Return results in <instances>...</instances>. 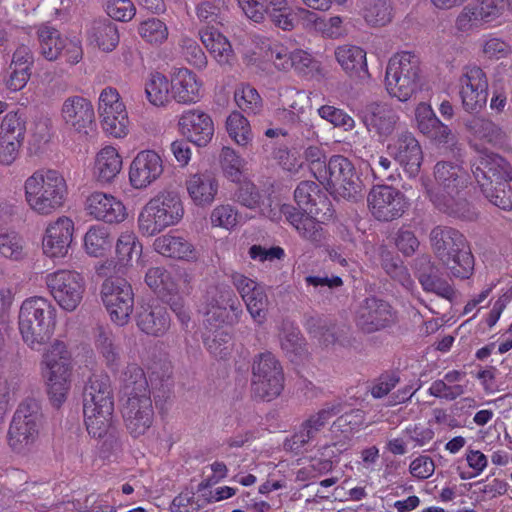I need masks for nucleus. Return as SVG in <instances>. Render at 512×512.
Segmentation results:
<instances>
[{
	"label": "nucleus",
	"instance_id": "6",
	"mask_svg": "<svg viewBox=\"0 0 512 512\" xmlns=\"http://www.w3.org/2000/svg\"><path fill=\"white\" fill-rule=\"evenodd\" d=\"M325 172V178H319L318 181L325 185L330 193L349 201H357L363 197L362 181L347 157L331 156Z\"/></svg>",
	"mask_w": 512,
	"mask_h": 512
},
{
	"label": "nucleus",
	"instance_id": "23",
	"mask_svg": "<svg viewBox=\"0 0 512 512\" xmlns=\"http://www.w3.org/2000/svg\"><path fill=\"white\" fill-rule=\"evenodd\" d=\"M163 161L153 150L140 151L132 160L129 181L136 189H143L155 182L163 173Z\"/></svg>",
	"mask_w": 512,
	"mask_h": 512
},
{
	"label": "nucleus",
	"instance_id": "44",
	"mask_svg": "<svg viewBox=\"0 0 512 512\" xmlns=\"http://www.w3.org/2000/svg\"><path fill=\"white\" fill-rule=\"evenodd\" d=\"M146 284L161 298L175 296L178 293V284L175 276L163 267H152L145 275Z\"/></svg>",
	"mask_w": 512,
	"mask_h": 512
},
{
	"label": "nucleus",
	"instance_id": "35",
	"mask_svg": "<svg viewBox=\"0 0 512 512\" xmlns=\"http://www.w3.org/2000/svg\"><path fill=\"white\" fill-rule=\"evenodd\" d=\"M465 129L475 139L491 145L502 144L506 139L504 130L483 115H473L463 120Z\"/></svg>",
	"mask_w": 512,
	"mask_h": 512
},
{
	"label": "nucleus",
	"instance_id": "43",
	"mask_svg": "<svg viewBox=\"0 0 512 512\" xmlns=\"http://www.w3.org/2000/svg\"><path fill=\"white\" fill-rule=\"evenodd\" d=\"M154 249L161 255L177 259H192L195 257L193 246L179 236L164 235L154 241Z\"/></svg>",
	"mask_w": 512,
	"mask_h": 512
},
{
	"label": "nucleus",
	"instance_id": "46",
	"mask_svg": "<svg viewBox=\"0 0 512 512\" xmlns=\"http://www.w3.org/2000/svg\"><path fill=\"white\" fill-rule=\"evenodd\" d=\"M441 262L456 278L468 279L474 271V257L468 243L452 253L448 260L443 259Z\"/></svg>",
	"mask_w": 512,
	"mask_h": 512
},
{
	"label": "nucleus",
	"instance_id": "13",
	"mask_svg": "<svg viewBox=\"0 0 512 512\" xmlns=\"http://www.w3.org/2000/svg\"><path fill=\"white\" fill-rule=\"evenodd\" d=\"M462 108L469 114H477L486 106L488 79L478 66H465L458 81Z\"/></svg>",
	"mask_w": 512,
	"mask_h": 512
},
{
	"label": "nucleus",
	"instance_id": "30",
	"mask_svg": "<svg viewBox=\"0 0 512 512\" xmlns=\"http://www.w3.org/2000/svg\"><path fill=\"white\" fill-rule=\"evenodd\" d=\"M434 179L437 184L432 194L461 193L468 184V174L465 169L450 161H439L434 166Z\"/></svg>",
	"mask_w": 512,
	"mask_h": 512
},
{
	"label": "nucleus",
	"instance_id": "3",
	"mask_svg": "<svg viewBox=\"0 0 512 512\" xmlns=\"http://www.w3.org/2000/svg\"><path fill=\"white\" fill-rule=\"evenodd\" d=\"M55 317L56 309L46 298L35 296L26 299L19 312V330L24 342L39 350L53 335Z\"/></svg>",
	"mask_w": 512,
	"mask_h": 512
},
{
	"label": "nucleus",
	"instance_id": "52",
	"mask_svg": "<svg viewBox=\"0 0 512 512\" xmlns=\"http://www.w3.org/2000/svg\"><path fill=\"white\" fill-rule=\"evenodd\" d=\"M228 8V0H202L195 7V14L201 23L208 27L213 24H221L223 14Z\"/></svg>",
	"mask_w": 512,
	"mask_h": 512
},
{
	"label": "nucleus",
	"instance_id": "14",
	"mask_svg": "<svg viewBox=\"0 0 512 512\" xmlns=\"http://www.w3.org/2000/svg\"><path fill=\"white\" fill-rule=\"evenodd\" d=\"M367 202L373 217L382 222L400 218L407 208L405 195L389 185L373 186L368 194Z\"/></svg>",
	"mask_w": 512,
	"mask_h": 512
},
{
	"label": "nucleus",
	"instance_id": "20",
	"mask_svg": "<svg viewBox=\"0 0 512 512\" xmlns=\"http://www.w3.org/2000/svg\"><path fill=\"white\" fill-rule=\"evenodd\" d=\"M122 416L129 434L135 438L144 435L154 421V409L151 396L142 394L140 397L127 398L123 405Z\"/></svg>",
	"mask_w": 512,
	"mask_h": 512
},
{
	"label": "nucleus",
	"instance_id": "18",
	"mask_svg": "<svg viewBox=\"0 0 512 512\" xmlns=\"http://www.w3.org/2000/svg\"><path fill=\"white\" fill-rule=\"evenodd\" d=\"M396 321V312L385 300L368 297L361 303L356 316L357 326L365 333L384 329Z\"/></svg>",
	"mask_w": 512,
	"mask_h": 512
},
{
	"label": "nucleus",
	"instance_id": "4",
	"mask_svg": "<svg viewBox=\"0 0 512 512\" xmlns=\"http://www.w3.org/2000/svg\"><path fill=\"white\" fill-rule=\"evenodd\" d=\"M385 86L390 96L401 102L409 100L421 87L419 58L410 52L391 57L386 67Z\"/></svg>",
	"mask_w": 512,
	"mask_h": 512
},
{
	"label": "nucleus",
	"instance_id": "57",
	"mask_svg": "<svg viewBox=\"0 0 512 512\" xmlns=\"http://www.w3.org/2000/svg\"><path fill=\"white\" fill-rule=\"evenodd\" d=\"M0 137L23 141L26 132V117L21 111L9 112L2 120Z\"/></svg>",
	"mask_w": 512,
	"mask_h": 512
},
{
	"label": "nucleus",
	"instance_id": "49",
	"mask_svg": "<svg viewBox=\"0 0 512 512\" xmlns=\"http://www.w3.org/2000/svg\"><path fill=\"white\" fill-rule=\"evenodd\" d=\"M362 15L371 26H384L393 17L391 3L386 0H362Z\"/></svg>",
	"mask_w": 512,
	"mask_h": 512
},
{
	"label": "nucleus",
	"instance_id": "53",
	"mask_svg": "<svg viewBox=\"0 0 512 512\" xmlns=\"http://www.w3.org/2000/svg\"><path fill=\"white\" fill-rule=\"evenodd\" d=\"M234 99L237 106L247 115H259L263 111V100L251 85H242L235 90Z\"/></svg>",
	"mask_w": 512,
	"mask_h": 512
},
{
	"label": "nucleus",
	"instance_id": "8",
	"mask_svg": "<svg viewBox=\"0 0 512 512\" xmlns=\"http://www.w3.org/2000/svg\"><path fill=\"white\" fill-rule=\"evenodd\" d=\"M41 417L40 407L35 400H26L19 405L8 431V443L13 451L25 452L35 443Z\"/></svg>",
	"mask_w": 512,
	"mask_h": 512
},
{
	"label": "nucleus",
	"instance_id": "51",
	"mask_svg": "<svg viewBox=\"0 0 512 512\" xmlns=\"http://www.w3.org/2000/svg\"><path fill=\"white\" fill-rule=\"evenodd\" d=\"M167 227L169 226L166 221L158 213L155 206L148 201L142 208L138 217L139 232L143 236L151 237L160 233Z\"/></svg>",
	"mask_w": 512,
	"mask_h": 512
},
{
	"label": "nucleus",
	"instance_id": "59",
	"mask_svg": "<svg viewBox=\"0 0 512 512\" xmlns=\"http://www.w3.org/2000/svg\"><path fill=\"white\" fill-rule=\"evenodd\" d=\"M103 130L115 137L122 138L128 133V115L126 110L105 112L100 114Z\"/></svg>",
	"mask_w": 512,
	"mask_h": 512
},
{
	"label": "nucleus",
	"instance_id": "25",
	"mask_svg": "<svg viewBox=\"0 0 512 512\" xmlns=\"http://www.w3.org/2000/svg\"><path fill=\"white\" fill-rule=\"evenodd\" d=\"M388 150L410 177L419 173L423 152L418 140L411 132L399 134L394 144L388 146Z\"/></svg>",
	"mask_w": 512,
	"mask_h": 512
},
{
	"label": "nucleus",
	"instance_id": "27",
	"mask_svg": "<svg viewBox=\"0 0 512 512\" xmlns=\"http://www.w3.org/2000/svg\"><path fill=\"white\" fill-rule=\"evenodd\" d=\"M294 198L299 208L306 214L331 216V202L314 181H301L294 191Z\"/></svg>",
	"mask_w": 512,
	"mask_h": 512
},
{
	"label": "nucleus",
	"instance_id": "21",
	"mask_svg": "<svg viewBox=\"0 0 512 512\" xmlns=\"http://www.w3.org/2000/svg\"><path fill=\"white\" fill-rule=\"evenodd\" d=\"M246 16L255 23L268 19L274 26L291 31L296 18L286 0H259L247 6Z\"/></svg>",
	"mask_w": 512,
	"mask_h": 512
},
{
	"label": "nucleus",
	"instance_id": "62",
	"mask_svg": "<svg viewBox=\"0 0 512 512\" xmlns=\"http://www.w3.org/2000/svg\"><path fill=\"white\" fill-rule=\"evenodd\" d=\"M302 156L310 172L317 180L325 178L328 161L325 151L320 146L310 145L306 147Z\"/></svg>",
	"mask_w": 512,
	"mask_h": 512
},
{
	"label": "nucleus",
	"instance_id": "38",
	"mask_svg": "<svg viewBox=\"0 0 512 512\" xmlns=\"http://www.w3.org/2000/svg\"><path fill=\"white\" fill-rule=\"evenodd\" d=\"M95 347L106 366L116 372L120 366L121 349L116 336L109 327L98 326L95 330Z\"/></svg>",
	"mask_w": 512,
	"mask_h": 512
},
{
	"label": "nucleus",
	"instance_id": "15",
	"mask_svg": "<svg viewBox=\"0 0 512 512\" xmlns=\"http://www.w3.org/2000/svg\"><path fill=\"white\" fill-rule=\"evenodd\" d=\"M61 118L66 128L80 136H88L95 126V111L91 101L79 95L67 97L61 106Z\"/></svg>",
	"mask_w": 512,
	"mask_h": 512
},
{
	"label": "nucleus",
	"instance_id": "29",
	"mask_svg": "<svg viewBox=\"0 0 512 512\" xmlns=\"http://www.w3.org/2000/svg\"><path fill=\"white\" fill-rule=\"evenodd\" d=\"M267 58L273 63L276 69L289 71L294 69L298 74H308L313 64L312 56L302 50L294 49L290 51L282 44L274 43L266 51Z\"/></svg>",
	"mask_w": 512,
	"mask_h": 512
},
{
	"label": "nucleus",
	"instance_id": "54",
	"mask_svg": "<svg viewBox=\"0 0 512 512\" xmlns=\"http://www.w3.org/2000/svg\"><path fill=\"white\" fill-rule=\"evenodd\" d=\"M84 245L89 255L98 257L104 255L111 248L112 240L106 228L94 226L86 233Z\"/></svg>",
	"mask_w": 512,
	"mask_h": 512
},
{
	"label": "nucleus",
	"instance_id": "9",
	"mask_svg": "<svg viewBox=\"0 0 512 512\" xmlns=\"http://www.w3.org/2000/svg\"><path fill=\"white\" fill-rule=\"evenodd\" d=\"M204 325L219 326L221 324L234 325L239 322L243 314L242 305L227 285L211 286L205 294Z\"/></svg>",
	"mask_w": 512,
	"mask_h": 512
},
{
	"label": "nucleus",
	"instance_id": "55",
	"mask_svg": "<svg viewBox=\"0 0 512 512\" xmlns=\"http://www.w3.org/2000/svg\"><path fill=\"white\" fill-rule=\"evenodd\" d=\"M229 136L240 146H246L252 140V132L248 120L237 111L232 112L226 121Z\"/></svg>",
	"mask_w": 512,
	"mask_h": 512
},
{
	"label": "nucleus",
	"instance_id": "17",
	"mask_svg": "<svg viewBox=\"0 0 512 512\" xmlns=\"http://www.w3.org/2000/svg\"><path fill=\"white\" fill-rule=\"evenodd\" d=\"M473 175L481 189L490 185H506L512 180L509 163L500 155L487 150L480 152L472 164Z\"/></svg>",
	"mask_w": 512,
	"mask_h": 512
},
{
	"label": "nucleus",
	"instance_id": "40",
	"mask_svg": "<svg viewBox=\"0 0 512 512\" xmlns=\"http://www.w3.org/2000/svg\"><path fill=\"white\" fill-rule=\"evenodd\" d=\"M335 57L342 69L350 76L361 77L367 74L366 52L354 45L339 46L335 50Z\"/></svg>",
	"mask_w": 512,
	"mask_h": 512
},
{
	"label": "nucleus",
	"instance_id": "64",
	"mask_svg": "<svg viewBox=\"0 0 512 512\" xmlns=\"http://www.w3.org/2000/svg\"><path fill=\"white\" fill-rule=\"evenodd\" d=\"M422 288L426 292L435 293L439 297L452 301L455 297L454 288L440 276V271L423 277L420 282Z\"/></svg>",
	"mask_w": 512,
	"mask_h": 512
},
{
	"label": "nucleus",
	"instance_id": "11",
	"mask_svg": "<svg viewBox=\"0 0 512 512\" xmlns=\"http://www.w3.org/2000/svg\"><path fill=\"white\" fill-rule=\"evenodd\" d=\"M45 282L51 295L66 311H74L82 301L85 291L84 278L71 270H58L49 273Z\"/></svg>",
	"mask_w": 512,
	"mask_h": 512
},
{
	"label": "nucleus",
	"instance_id": "34",
	"mask_svg": "<svg viewBox=\"0 0 512 512\" xmlns=\"http://www.w3.org/2000/svg\"><path fill=\"white\" fill-rule=\"evenodd\" d=\"M431 201L443 213L465 221L477 218V211L461 193L432 194Z\"/></svg>",
	"mask_w": 512,
	"mask_h": 512
},
{
	"label": "nucleus",
	"instance_id": "16",
	"mask_svg": "<svg viewBox=\"0 0 512 512\" xmlns=\"http://www.w3.org/2000/svg\"><path fill=\"white\" fill-rule=\"evenodd\" d=\"M473 175L481 189L490 185H506L512 180L509 163L500 155L487 150L480 152L472 164Z\"/></svg>",
	"mask_w": 512,
	"mask_h": 512
},
{
	"label": "nucleus",
	"instance_id": "60",
	"mask_svg": "<svg viewBox=\"0 0 512 512\" xmlns=\"http://www.w3.org/2000/svg\"><path fill=\"white\" fill-rule=\"evenodd\" d=\"M0 254L11 260H20L24 257V241L14 231H5L0 228Z\"/></svg>",
	"mask_w": 512,
	"mask_h": 512
},
{
	"label": "nucleus",
	"instance_id": "42",
	"mask_svg": "<svg viewBox=\"0 0 512 512\" xmlns=\"http://www.w3.org/2000/svg\"><path fill=\"white\" fill-rule=\"evenodd\" d=\"M88 35L90 40L105 52L114 50L119 43L117 25L109 18L94 20Z\"/></svg>",
	"mask_w": 512,
	"mask_h": 512
},
{
	"label": "nucleus",
	"instance_id": "12",
	"mask_svg": "<svg viewBox=\"0 0 512 512\" xmlns=\"http://www.w3.org/2000/svg\"><path fill=\"white\" fill-rule=\"evenodd\" d=\"M40 53L48 61L64 56L66 61L77 64L83 57L81 42L74 38L63 37L54 27L41 25L37 30Z\"/></svg>",
	"mask_w": 512,
	"mask_h": 512
},
{
	"label": "nucleus",
	"instance_id": "36",
	"mask_svg": "<svg viewBox=\"0 0 512 512\" xmlns=\"http://www.w3.org/2000/svg\"><path fill=\"white\" fill-rule=\"evenodd\" d=\"M199 36L202 44L220 65H230L235 59L230 42L213 26L201 29Z\"/></svg>",
	"mask_w": 512,
	"mask_h": 512
},
{
	"label": "nucleus",
	"instance_id": "7",
	"mask_svg": "<svg viewBox=\"0 0 512 512\" xmlns=\"http://www.w3.org/2000/svg\"><path fill=\"white\" fill-rule=\"evenodd\" d=\"M251 370V391L255 398L271 401L281 394L284 388L283 368L271 352L255 355Z\"/></svg>",
	"mask_w": 512,
	"mask_h": 512
},
{
	"label": "nucleus",
	"instance_id": "1",
	"mask_svg": "<svg viewBox=\"0 0 512 512\" xmlns=\"http://www.w3.org/2000/svg\"><path fill=\"white\" fill-rule=\"evenodd\" d=\"M114 411L113 390L108 375L92 374L83 390V413L86 429L94 438L109 431Z\"/></svg>",
	"mask_w": 512,
	"mask_h": 512
},
{
	"label": "nucleus",
	"instance_id": "41",
	"mask_svg": "<svg viewBox=\"0 0 512 512\" xmlns=\"http://www.w3.org/2000/svg\"><path fill=\"white\" fill-rule=\"evenodd\" d=\"M168 226L177 224L183 217L184 208L180 196L171 191H164L149 200Z\"/></svg>",
	"mask_w": 512,
	"mask_h": 512
},
{
	"label": "nucleus",
	"instance_id": "32",
	"mask_svg": "<svg viewBox=\"0 0 512 512\" xmlns=\"http://www.w3.org/2000/svg\"><path fill=\"white\" fill-rule=\"evenodd\" d=\"M431 248L440 261L449 259V256L467 244L466 238L457 229L438 225L429 234Z\"/></svg>",
	"mask_w": 512,
	"mask_h": 512
},
{
	"label": "nucleus",
	"instance_id": "22",
	"mask_svg": "<svg viewBox=\"0 0 512 512\" xmlns=\"http://www.w3.org/2000/svg\"><path fill=\"white\" fill-rule=\"evenodd\" d=\"M359 116L369 132L379 137L390 136L399 120L396 111L386 102L371 101L365 104Z\"/></svg>",
	"mask_w": 512,
	"mask_h": 512
},
{
	"label": "nucleus",
	"instance_id": "5",
	"mask_svg": "<svg viewBox=\"0 0 512 512\" xmlns=\"http://www.w3.org/2000/svg\"><path fill=\"white\" fill-rule=\"evenodd\" d=\"M44 376L48 394L53 404L59 407L70 389L71 354L63 342L56 341L43 354Z\"/></svg>",
	"mask_w": 512,
	"mask_h": 512
},
{
	"label": "nucleus",
	"instance_id": "2",
	"mask_svg": "<svg viewBox=\"0 0 512 512\" xmlns=\"http://www.w3.org/2000/svg\"><path fill=\"white\" fill-rule=\"evenodd\" d=\"M25 200L40 215H49L63 206L67 196L64 177L56 170H37L24 183Z\"/></svg>",
	"mask_w": 512,
	"mask_h": 512
},
{
	"label": "nucleus",
	"instance_id": "28",
	"mask_svg": "<svg viewBox=\"0 0 512 512\" xmlns=\"http://www.w3.org/2000/svg\"><path fill=\"white\" fill-rule=\"evenodd\" d=\"M74 223L68 217H59L51 223L43 238V252L51 257H64L72 243Z\"/></svg>",
	"mask_w": 512,
	"mask_h": 512
},
{
	"label": "nucleus",
	"instance_id": "19",
	"mask_svg": "<svg viewBox=\"0 0 512 512\" xmlns=\"http://www.w3.org/2000/svg\"><path fill=\"white\" fill-rule=\"evenodd\" d=\"M342 411L340 403H330L325 405L319 411L311 414L306 420H304L297 432L292 437L285 441V449L291 451H299L328 424L330 419L338 415Z\"/></svg>",
	"mask_w": 512,
	"mask_h": 512
},
{
	"label": "nucleus",
	"instance_id": "37",
	"mask_svg": "<svg viewBox=\"0 0 512 512\" xmlns=\"http://www.w3.org/2000/svg\"><path fill=\"white\" fill-rule=\"evenodd\" d=\"M201 83L187 68L177 70L172 79V96L179 103H195L200 98Z\"/></svg>",
	"mask_w": 512,
	"mask_h": 512
},
{
	"label": "nucleus",
	"instance_id": "58",
	"mask_svg": "<svg viewBox=\"0 0 512 512\" xmlns=\"http://www.w3.org/2000/svg\"><path fill=\"white\" fill-rule=\"evenodd\" d=\"M138 33L145 42L152 45H161L169 34L167 25L158 18H149L141 22Z\"/></svg>",
	"mask_w": 512,
	"mask_h": 512
},
{
	"label": "nucleus",
	"instance_id": "50",
	"mask_svg": "<svg viewBox=\"0 0 512 512\" xmlns=\"http://www.w3.org/2000/svg\"><path fill=\"white\" fill-rule=\"evenodd\" d=\"M381 266L394 281L399 282L405 289L411 290L414 287V281L407 267L398 256H394L389 251L382 252Z\"/></svg>",
	"mask_w": 512,
	"mask_h": 512
},
{
	"label": "nucleus",
	"instance_id": "63",
	"mask_svg": "<svg viewBox=\"0 0 512 512\" xmlns=\"http://www.w3.org/2000/svg\"><path fill=\"white\" fill-rule=\"evenodd\" d=\"M481 191L493 205L503 210L512 209V188L509 182L506 185H490Z\"/></svg>",
	"mask_w": 512,
	"mask_h": 512
},
{
	"label": "nucleus",
	"instance_id": "61",
	"mask_svg": "<svg viewBox=\"0 0 512 512\" xmlns=\"http://www.w3.org/2000/svg\"><path fill=\"white\" fill-rule=\"evenodd\" d=\"M141 252L142 245L133 232L121 233L116 243V253L121 263H128L134 257H139Z\"/></svg>",
	"mask_w": 512,
	"mask_h": 512
},
{
	"label": "nucleus",
	"instance_id": "45",
	"mask_svg": "<svg viewBox=\"0 0 512 512\" xmlns=\"http://www.w3.org/2000/svg\"><path fill=\"white\" fill-rule=\"evenodd\" d=\"M225 324L205 325L204 345L215 357L225 358L230 351L231 334Z\"/></svg>",
	"mask_w": 512,
	"mask_h": 512
},
{
	"label": "nucleus",
	"instance_id": "48",
	"mask_svg": "<svg viewBox=\"0 0 512 512\" xmlns=\"http://www.w3.org/2000/svg\"><path fill=\"white\" fill-rule=\"evenodd\" d=\"M123 393L127 398L150 395L144 371L136 364H129L122 374Z\"/></svg>",
	"mask_w": 512,
	"mask_h": 512
},
{
	"label": "nucleus",
	"instance_id": "39",
	"mask_svg": "<svg viewBox=\"0 0 512 512\" xmlns=\"http://www.w3.org/2000/svg\"><path fill=\"white\" fill-rule=\"evenodd\" d=\"M122 168V159L112 146L102 148L96 155L94 175L101 184L110 183L119 174Z\"/></svg>",
	"mask_w": 512,
	"mask_h": 512
},
{
	"label": "nucleus",
	"instance_id": "26",
	"mask_svg": "<svg viewBox=\"0 0 512 512\" xmlns=\"http://www.w3.org/2000/svg\"><path fill=\"white\" fill-rule=\"evenodd\" d=\"M179 127L182 135L199 147H205L214 135L211 117L197 109L185 111L179 119Z\"/></svg>",
	"mask_w": 512,
	"mask_h": 512
},
{
	"label": "nucleus",
	"instance_id": "10",
	"mask_svg": "<svg viewBox=\"0 0 512 512\" xmlns=\"http://www.w3.org/2000/svg\"><path fill=\"white\" fill-rule=\"evenodd\" d=\"M101 298L115 324L124 326L128 323L134 308V293L126 279L118 276L105 279L101 286Z\"/></svg>",
	"mask_w": 512,
	"mask_h": 512
},
{
	"label": "nucleus",
	"instance_id": "56",
	"mask_svg": "<svg viewBox=\"0 0 512 512\" xmlns=\"http://www.w3.org/2000/svg\"><path fill=\"white\" fill-rule=\"evenodd\" d=\"M247 311L257 324H262L266 320L268 297L262 286H257L252 292L244 295Z\"/></svg>",
	"mask_w": 512,
	"mask_h": 512
},
{
	"label": "nucleus",
	"instance_id": "33",
	"mask_svg": "<svg viewBox=\"0 0 512 512\" xmlns=\"http://www.w3.org/2000/svg\"><path fill=\"white\" fill-rule=\"evenodd\" d=\"M185 185L190 198L198 206L210 205L218 192V181L208 171L191 174Z\"/></svg>",
	"mask_w": 512,
	"mask_h": 512
},
{
	"label": "nucleus",
	"instance_id": "47",
	"mask_svg": "<svg viewBox=\"0 0 512 512\" xmlns=\"http://www.w3.org/2000/svg\"><path fill=\"white\" fill-rule=\"evenodd\" d=\"M172 82L159 72L151 73L145 84V94L148 101L154 106H164L170 102Z\"/></svg>",
	"mask_w": 512,
	"mask_h": 512
},
{
	"label": "nucleus",
	"instance_id": "31",
	"mask_svg": "<svg viewBox=\"0 0 512 512\" xmlns=\"http://www.w3.org/2000/svg\"><path fill=\"white\" fill-rule=\"evenodd\" d=\"M136 323L145 334L161 337L169 330L171 319L166 307L160 304H144L137 312Z\"/></svg>",
	"mask_w": 512,
	"mask_h": 512
},
{
	"label": "nucleus",
	"instance_id": "24",
	"mask_svg": "<svg viewBox=\"0 0 512 512\" xmlns=\"http://www.w3.org/2000/svg\"><path fill=\"white\" fill-rule=\"evenodd\" d=\"M87 213L98 221L108 224L121 223L127 211L121 200L104 192H93L85 203Z\"/></svg>",
	"mask_w": 512,
	"mask_h": 512
}]
</instances>
